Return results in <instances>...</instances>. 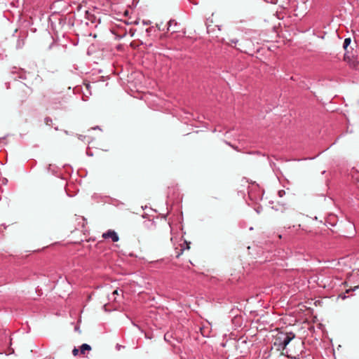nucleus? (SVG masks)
<instances>
[{
    "label": "nucleus",
    "instance_id": "nucleus-1",
    "mask_svg": "<svg viewBox=\"0 0 359 359\" xmlns=\"http://www.w3.org/2000/svg\"><path fill=\"white\" fill-rule=\"evenodd\" d=\"M32 88L25 83H20L16 88L15 97L20 103L25 102L32 93Z\"/></svg>",
    "mask_w": 359,
    "mask_h": 359
},
{
    "label": "nucleus",
    "instance_id": "nucleus-2",
    "mask_svg": "<svg viewBox=\"0 0 359 359\" xmlns=\"http://www.w3.org/2000/svg\"><path fill=\"white\" fill-rule=\"evenodd\" d=\"M295 337L293 332H281L276 338L274 345H278V349L284 350L290 342Z\"/></svg>",
    "mask_w": 359,
    "mask_h": 359
},
{
    "label": "nucleus",
    "instance_id": "nucleus-3",
    "mask_svg": "<svg viewBox=\"0 0 359 359\" xmlns=\"http://www.w3.org/2000/svg\"><path fill=\"white\" fill-rule=\"evenodd\" d=\"M14 70L12 71L13 74L17 73L18 74V78L23 80H27L31 76H34L35 79H37L39 78V75H34L32 74L31 73L28 72L27 73L23 69H19L17 71V69L15 67L13 68Z\"/></svg>",
    "mask_w": 359,
    "mask_h": 359
},
{
    "label": "nucleus",
    "instance_id": "nucleus-4",
    "mask_svg": "<svg viewBox=\"0 0 359 359\" xmlns=\"http://www.w3.org/2000/svg\"><path fill=\"white\" fill-rule=\"evenodd\" d=\"M102 238L104 239L110 238L113 242H117L119 240V237L116 231L114 230H108L102 234Z\"/></svg>",
    "mask_w": 359,
    "mask_h": 359
},
{
    "label": "nucleus",
    "instance_id": "nucleus-5",
    "mask_svg": "<svg viewBox=\"0 0 359 359\" xmlns=\"http://www.w3.org/2000/svg\"><path fill=\"white\" fill-rule=\"evenodd\" d=\"M121 296L123 295V291L121 290H115L111 293V296L109 297V299H113L114 301H116V296Z\"/></svg>",
    "mask_w": 359,
    "mask_h": 359
},
{
    "label": "nucleus",
    "instance_id": "nucleus-6",
    "mask_svg": "<svg viewBox=\"0 0 359 359\" xmlns=\"http://www.w3.org/2000/svg\"><path fill=\"white\" fill-rule=\"evenodd\" d=\"M90 350H91V347L90 345H88L87 344H83L81 346L80 352L82 354H85L86 351H90Z\"/></svg>",
    "mask_w": 359,
    "mask_h": 359
},
{
    "label": "nucleus",
    "instance_id": "nucleus-7",
    "mask_svg": "<svg viewBox=\"0 0 359 359\" xmlns=\"http://www.w3.org/2000/svg\"><path fill=\"white\" fill-rule=\"evenodd\" d=\"M351 43V39L346 38L344 41V47L346 48Z\"/></svg>",
    "mask_w": 359,
    "mask_h": 359
},
{
    "label": "nucleus",
    "instance_id": "nucleus-8",
    "mask_svg": "<svg viewBox=\"0 0 359 359\" xmlns=\"http://www.w3.org/2000/svg\"><path fill=\"white\" fill-rule=\"evenodd\" d=\"M173 24H175V25H177V23L175 22V20H169V22H168V30L170 29V27L172 25H173Z\"/></svg>",
    "mask_w": 359,
    "mask_h": 359
},
{
    "label": "nucleus",
    "instance_id": "nucleus-9",
    "mask_svg": "<svg viewBox=\"0 0 359 359\" xmlns=\"http://www.w3.org/2000/svg\"><path fill=\"white\" fill-rule=\"evenodd\" d=\"M45 122H46V123L47 125H50V123L52 122V119H51L50 118H49V117H46V118H45Z\"/></svg>",
    "mask_w": 359,
    "mask_h": 359
},
{
    "label": "nucleus",
    "instance_id": "nucleus-10",
    "mask_svg": "<svg viewBox=\"0 0 359 359\" xmlns=\"http://www.w3.org/2000/svg\"><path fill=\"white\" fill-rule=\"evenodd\" d=\"M79 349H77L76 348H74L72 351V353L74 356L77 355L78 353H79Z\"/></svg>",
    "mask_w": 359,
    "mask_h": 359
},
{
    "label": "nucleus",
    "instance_id": "nucleus-11",
    "mask_svg": "<svg viewBox=\"0 0 359 359\" xmlns=\"http://www.w3.org/2000/svg\"><path fill=\"white\" fill-rule=\"evenodd\" d=\"M230 41L231 43L236 44L238 42V39H231Z\"/></svg>",
    "mask_w": 359,
    "mask_h": 359
},
{
    "label": "nucleus",
    "instance_id": "nucleus-12",
    "mask_svg": "<svg viewBox=\"0 0 359 359\" xmlns=\"http://www.w3.org/2000/svg\"><path fill=\"white\" fill-rule=\"evenodd\" d=\"M285 194V191L283 190H280L278 191V195L282 197L283 196V194Z\"/></svg>",
    "mask_w": 359,
    "mask_h": 359
},
{
    "label": "nucleus",
    "instance_id": "nucleus-13",
    "mask_svg": "<svg viewBox=\"0 0 359 359\" xmlns=\"http://www.w3.org/2000/svg\"><path fill=\"white\" fill-rule=\"evenodd\" d=\"M144 25H147L148 23L147 22H143Z\"/></svg>",
    "mask_w": 359,
    "mask_h": 359
}]
</instances>
